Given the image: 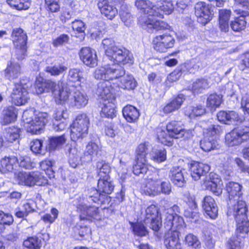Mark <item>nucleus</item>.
<instances>
[{
    "mask_svg": "<svg viewBox=\"0 0 249 249\" xmlns=\"http://www.w3.org/2000/svg\"><path fill=\"white\" fill-rule=\"evenodd\" d=\"M155 17L163 18V15L171 14L174 9L172 0H160L155 4Z\"/></svg>",
    "mask_w": 249,
    "mask_h": 249,
    "instance_id": "28",
    "label": "nucleus"
},
{
    "mask_svg": "<svg viewBox=\"0 0 249 249\" xmlns=\"http://www.w3.org/2000/svg\"><path fill=\"white\" fill-rule=\"evenodd\" d=\"M18 183L32 186L35 185L42 186L47 183L46 178L39 172H19L17 176Z\"/></svg>",
    "mask_w": 249,
    "mask_h": 249,
    "instance_id": "12",
    "label": "nucleus"
},
{
    "mask_svg": "<svg viewBox=\"0 0 249 249\" xmlns=\"http://www.w3.org/2000/svg\"><path fill=\"white\" fill-rule=\"evenodd\" d=\"M184 100L185 97L183 94L178 95L177 97L163 107L162 110L163 113L167 114L178 110L181 107Z\"/></svg>",
    "mask_w": 249,
    "mask_h": 249,
    "instance_id": "38",
    "label": "nucleus"
},
{
    "mask_svg": "<svg viewBox=\"0 0 249 249\" xmlns=\"http://www.w3.org/2000/svg\"><path fill=\"white\" fill-rule=\"evenodd\" d=\"M179 208L174 205L165 210V224L168 229H173L165 235L164 245L167 249H181V244L179 239V232L177 230L183 227L185 224L183 218L177 213Z\"/></svg>",
    "mask_w": 249,
    "mask_h": 249,
    "instance_id": "3",
    "label": "nucleus"
},
{
    "mask_svg": "<svg viewBox=\"0 0 249 249\" xmlns=\"http://www.w3.org/2000/svg\"><path fill=\"white\" fill-rule=\"evenodd\" d=\"M45 4L47 10L49 12H57L60 10L59 0H45Z\"/></svg>",
    "mask_w": 249,
    "mask_h": 249,
    "instance_id": "61",
    "label": "nucleus"
},
{
    "mask_svg": "<svg viewBox=\"0 0 249 249\" xmlns=\"http://www.w3.org/2000/svg\"><path fill=\"white\" fill-rule=\"evenodd\" d=\"M210 87L209 82L206 79H197L193 82L192 86V90L195 94L201 93L203 90Z\"/></svg>",
    "mask_w": 249,
    "mask_h": 249,
    "instance_id": "47",
    "label": "nucleus"
},
{
    "mask_svg": "<svg viewBox=\"0 0 249 249\" xmlns=\"http://www.w3.org/2000/svg\"><path fill=\"white\" fill-rule=\"evenodd\" d=\"M156 133L159 141L167 146L173 144L174 139H189L193 136L192 130L184 129L182 123L176 121L169 122L165 126L159 125Z\"/></svg>",
    "mask_w": 249,
    "mask_h": 249,
    "instance_id": "4",
    "label": "nucleus"
},
{
    "mask_svg": "<svg viewBox=\"0 0 249 249\" xmlns=\"http://www.w3.org/2000/svg\"><path fill=\"white\" fill-rule=\"evenodd\" d=\"M114 185L110 178H99L98 182V190L91 188L89 191L88 198L83 196H79L74 200V205L76 207L80 213V220L91 221H98L101 219V216L98 212V208L94 206H90L88 203L93 201L95 203L100 202L105 203L109 201L110 194L114 190Z\"/></svg>",
    "mask_w": 249,
    "mask_h": 249,
    "instance_id": "1",
    "label": "nucleus"
},
{
    "mask_svg": "<svg viewBox=\"0 0 249 249\" xmlns=\"http://www.w3.org/2000/svg\"><path fill=\"white\" fill-rule=\"evenodd\" d=\"M71 90V89L64 85H62V83H61V86L56 84V87L51 91L54 95L57 103L64 104L67 102L69 104V100L71 99V97L72 96Z\"/></svg>",
    "mask_w": 249,
    "mask_h": 249,
    "instance_id": "26",
    "label": "nucleus"
},
{
    "mask_svg": "<svg viewBox=\"0 0 249 249\" xmlns=\"http://www.w3.org/2000/svg\"><path fill=\"white\" fill-rule=\"evenodd\" d=\"M202 208L206 215L212 219L218 215V207L214 199L211 196H206L202 201Z\"/></svg>",
    "mask_w": 249,
    "mask_h": 249,
    "instance_id": "30",
    "label": "nucleus"
},
{
    "mask_svg": "<svg viewBox=\"0 0 249 249\" xmlns=\"http://www.w3.org/2000/svg\"><path fill=\"white\" fill-rule=\"evenodd\" d=\"M107 57L109 60L118 65L132 64L134 57L132 53L127 49L118 47L115 50L107 51Z\"/></svg>",
    "mask_w": 249,
    "mask_h": 249,
    "instance_id": "11",
    "label": "nucleus"
},
{
    "mask_svg": "<svg viewBox=\"0 0 249 249\" xmlns=\"http://www.w3.org/2000/svg\"><path fill=\"white\" fill-rule=\"evenodd\" d=\"M234 12L239 15V17L234 18L233 20L231 22V27L235 32H240L244 30L246 28L247 22L245 18L249 16L248 11L242 9H235Z\"/></svg>",
    "mask_w": 249,
    "mask_h": 249,
    "instance_id": "29",
    "label": "nucleus"
},
{
    "mask_svg": "<svg viewBox=\"0 0 249 249\" xmlns=\"http://www.w3.org/2000/svg\"><path fill=\"white\" fill-rule=\"evenodd\" d=\"M27 86L26 84L20 82L15 84L11 95V101L16 106H22L25 104L29 100Z\"/></svg>",
    "mask_w": 249,
    "mask_h": 249,
    "instance_id": "18",
    "label": "nucleus"
},
{
    "mask_svg": "<svg viewBox=\"0 0 249 249\" xmlns=\"http://www.w3.org/2000/svg\"><path fill=\"white\" fill-rule=\"evenodd\" d=\"M189 169L192 178L194 180H198L210 171V166L203 162L192 161L190 163Z\"/></svg>",
    "mask_w": 249,
    "mask_h": 249,
    "instance_id": "25",
    "label": "nucleus"
},
{
    "mask_svg": "<svg viewBox=\"0 0 249 249\" xmlns=\"http://www.w3.org/2000/svg\"><path fill=\"white\" fill-rule=\"evenodd\" d=\"M135 5L144 13L143 16L139 18V23L142 28L151 32L153 29L160 30L168 29L170 27L165 22L155 18L153 9L155 4L149 0H137Z\"/></svg>",
    "mask_w": 249,
    "mask_h": 249,
    "instance_id": "5",
    "label": "nucleus"
},
{
    "mask_svg": "<svg viewBox=\"0 0 249 249\" xmlns=\"http://www.w3.org/2000/svg\"><path fill=\"white\" fill-rule=\"evenodd\" d=\"M22 119L27 131L33 134L41 133L49 119L46 112H35L33 109L23 112Z\"/></svg>",
    "mask_w": 249,
    "mask_h": 249,
    "instance_id": "6",
    "label": "nucleus"
},
{
    "mask_svg": "<svg viewBox=\"0 0 249 249\" xmlns=\"http://www.w3.org/2000/svg\"><path fill=\"white\" fill-rule=\"evenodd\" d=\"M249 140V126H241L225 135V143L228 146H237Z\"/></svg>",
    "mask_w": 249,
    "mask_h": 249,
    "instance_id": "10",
    "label": "nucleus"
},
{
    "mask_svg": "<svg viewBox=\"0 0 249 249\" xmlns=\"http://www.w3.org/2000/svg\"><path fill=\"white\" fill-rule=\"evenodd\" d=\"M66 150L69 154V162L71 167L76 168L83 162H87L85 157H80V151L76 147L75 142L72 145H68Z\"/></svg>",
    "mask_w": 249,
    "mask_h": 249,
    "instance_id": "23",
    "label": "nucleus"
},
{
    "mask_svg": "<svg viewBox=\"0 0 249 249\" xmlns=\"http://www.w3.org/2000/svg\"><path fill=\"white\" fill-rule=\"evenodd\" d=\"M144 222L150 224V228L154 231H158L161 226V217L159 207L154 204L148 206L145 210Z\"/></svg>",
    "mask_w": 249,
    "mask_h": 249,
    "instance_id": "14",
    "label": "nucleus"
},
{
    "mask_svg": "<svg viewBox=\"0 0 249 249\" xmlns=\"http://www.w3.org/2000/svg\"><path fill=\"white\" fill-rule=\"evenodd\" d=\"M148 144L143 143L140 144L136 150V163L133 166V173L139 176L146 173L148 169V165L145 159V156L148 148Z\"/></svg>",
    "mask_w": 249,
    "mask_h": 249,
    "instance_id": "13",
    "label": "nucleus"
},
{
    "mask_svg": "<svg viewBox=\"0 0 249 249\" xmlns=\"http://www.w3.org/2000/svg\"><path fill=\"white\" fill-rule=\"evenodd\" d=\"M21 73L20 65L15 62H10L7 65L5 70V76L9 80H12L18 77Z\"/></svg>",
    "mask_w": 249,
    "mask_h": 249,
    "instance_id": "43",
    "label": "nucleus"
},
{
    "mask_svg": "<svg viewBox=\"0 0 249 249\" xmlns=\"http://www.w3.org/2000/svg\"><path fill=\"white\" fill-rule=\"evenodd\" d=\"M72 27L74 31L79 33L84 34L86 25L81 20L76 19L72 22Z\"/></svg>",
    "mask_w": 249,
    "mask_h": 249,
    "instance_id": "64",
    "label": "nucleus"
},
{
    "mask_svg": "<svg viewBox=\"0 0 249 249\" xmlns=\"http://www.w3.org/2000/svg\"><path fill=\"white\" fill-rule=\"evenodd\" d=\"M89 119L85 114L78 115L71 125V138L75 142L82 139L88 134Z\"/></svg>",
    "mask_w": 249,
    "mask_h": 249,
    "instance_id": "9",
    "label": "nucleus"
},
{
    "mask_svg": "<svg viewBox=\"0 0 249 249\" xmlns=\"http://www.w3.org/2000/svg\"><path fill=\"white\" fill-rule=\"evenodd\" d=\"M54 162L49 159H45L40 163L41 169L44 171L50 178L54 177V172L52 169Z\"/></svg>",
    "mask_w": 249,
    "mask_h": 249,
    "instance_id": "55",
    "label": "nucleus"
},
{
    "mask_svg": "<svg viewBox=\"0 0 249 249\" xmlns=\"http://www.w3.org/2000/svg\"><path fill=\"white\" fill-rule=\"evenodd\" d=\"M98 6L102 14L108 19H112L118 14L117 8L110 5L107 0H99Z\"/></svg>",
    "mask_w": 249,
    "mask_h": 249,
    "instance_id": "33",
    "label": "nucleus"
},
{
    "mask_svg": "<svg viewBox=\"0 0 249 249\" xmlns=\"http://www.w3.org/2000/svg\"><path fill=\"white\" fill-rule=\"evenodd\" d=\"M36 92L40 94L44 92H49L56 87V83L50 81L46 80L41 77L36 78L35 84Z\"/></svg>",
    "mask_w": 249,
    "mask_h": 249,
    "instance_id": "35",
    "label": "nucleus"
},
{
    "mask_svg": "<svg viewBox=\"0 0 249 249\" xmlns=\"http://www.w3.org/2000/svg\"><path fill=\"white\" fill-rule=\"evenodd\" d=\"M7 3L13 8L18 10L28 9L30 5V0H7Z\"/></svg>",
    "mask_w": 249,
    "mask_h": 249,
    "instance_id": "49",
    "label": "nucleus"
},
{
    "mask_svg": "<svg viewBox=\"0 0 249 249\" xmlns=\"http://www.w3.org/2000/svg\"><path fill=\"white\" fill-rule=\"evenodd\" d=\"M68 81L72 84V86H80L85 81L82 71L78 68L71 69L69 71Z\"/></svg>",
    "mask_w": 249,
    "mask_h": 249,
    "instance_id": "40",
    "label": "nucleus"
},
{
    "mask_svg": "<svg viewBox=\"0 0 249 249\" xmlns=\"http://www.w3.org/2000/svg\"><path fill=\"white\" fill-rule=\"evenodd\" d=\"M217 118L219 122L227 124H234L242 121L238 114L234 111H220L217 114Z\"/></svg>",
    "mask_w": 249,
    "mask_h": 249,
    "instance_id": "31",
    "label": "nucleus"
},
{
    "mask_svg": "<svg viewBox=\"0 0 249 249\" xmlns=\"http://www.w3.org/2000/svg\"><path fill=\"white\" fill-rule=\"evenodd\" d=\"M88 102L87 95L78 90L73 91L71 99L69 100V104L80 108L85 107Z\"/></svg>",
    "mask_w": 249,
    "mask_h": 249,
    "instance_id": "34",
    "label": "nucleus"
},
{
    "mask_svg": "<svg viewBox=\"0 0 249 249\" xmlns=\"http://www.w3.org/2000/svg\"><path fill=\"white\" fill-rule=\"evenodd\" d=\"M79 57L83 63L89 67L93 68L97 65L96 52L90 48H82L79 52Z\"/></svg>",
    "mask_w": 249,
    "mask_h": 249,
    "instance_id": "22",
    "label": "nucleus"
},
{
    "mask_svg": "<svg viewBox=\"0 0 249 249\" xmlns=\"http://www.w3.org/2000/svg\"><path fill=\"white\" fill-rule=\"evenodd\" d=\"M221 132V127L218 125H211L204 129V137L200 142V148L206 152L219 149L220 146L216 140V136Z\"/></svg>",
    "mask_w": 249,
    "mask_h": 249,
    "instance_id": "8",
    "label": "nucleus"
},
{
    "mask_svg": "<svg viewBox=\"0 0 249 249\" xmlns=\"http://www.w3.org/2000/svg\"><path fill=\"white\" fill-rule=\"evenodd\" d=\"M242 185L235 182L230 181L226 186V190L229 195L228 211L229 213H233L235 209L243 212L247 206L245 201L243 200Z\"/></svg>",
    "mask_w": 249,
    "mask_h": 249,
    "instance_id": "7",
    "label": "nucleus"
},
{
    "mask_svg": "<svg viewBox=\"0 0 249 249\" xmlns=\"http://www.w3.org/2000/svg\"><path fill=\"white\" fill-rule=\"evenodd\" d=\"M66 142V138L64 135L51 137L49 139V143L46 147L50 152L61 149Z\"/></svg>",
    "mask_w": 249,
    "mask_h": 249,
    "instance_id": "41",
    "label": "nucleus"
},
{
    "mask_svg": "<svg viewBox=\"0 0 249 249\" xmlns=\"http://www.w3.org/2000/svg\"><path fill=\"white\" fill-rule=\"evenodd\" d=\"M20 129L16 127H9L5 129V139L9 142H13L19 137Z\"/></svg>",
    "mask_w": 249,
    "mask_h": 249,
    "instance_id": "53",
    "label": "nucleus"
},
{
    "mask_svg": "<svg viewBox=\"0 0 249 249\" xmlns=\"http://www.w3.org/2000/svg\"><path fill=\"white\" fill-rule=\"evenodd\" d=\"M150 154L151 159L158 163L163 162L166 159V151L163 148L158 149L154 148Z\"/></svg>",
    "mask_w": 249,
    "mask_h": 249,
    "instance_id": "52",
    "label": "nucleus"
},
{
    "mask_svg": "<svg viewBox=\"0 0 249 249\" xmlns=\"http://www.w3.org/2000/svg\"><path fill=\"white\" fill-rule=\"evenodd\" d=\"M12 38L14 46L17 49V54L18 59H22L24 58L26 51L27 36L24 33L22 29L17 28L14 29Z\"/></svg>",
    "mask_w": 249,
    "mask_h": 249,
    "instance_id": "16",
    "label": "nucleus"
},
{
    "mask_svg": "<svg viewBox=\"0 0 249 249\" xmlns=\"http://www.w3.org/2000/svg\"><path fill=\"white\" fill-rule=\"evenodd\" d=\"M183 199L189 207L184 211V216L190 218L191 222H196L198 220L199 216L195 197L189 193H186L184 195Z\"/></svg>",
    "mask_w": 249,
    "mask_h": 249,
    "instance_id": "20",
    "label": "nucleus"
},
{
    "mask_svg": "<svg viewBox=\"0 0 249 249\" xmlns=\"http://www.w3.org/2000/svg\"><path fill=\"white\" fill-rule=\"evenodd\" d=\"M238 236H232L227 241L226 244V249H242L244 247V243Z\"/></svg>",
    "mask_w": 249,
    "mask_h": 249,
    "instance_id": "50",
    "label": "nucleus"
},
{
    "mask_svg": "<svg viewBox=\"0 0 249 249\" xmlns=\"http://www.w3.org/2000/svg\"><path fill=\"white\" fill-rule=\"evenodd\" d=\"M31 151L36 154H41L43 151V141L38 139L33 140L31 142Z\"/></svg>",
    "mask_w": 249,
    "mask_h": 249,
    "instance_id": "62",
    "label": "nucleus"
},
{
    "mask_svg": "<svg viewBox=\"0 0 249 249\" xmlns=\"http://www.w3.org/2000/svg\"><path fill=\"white\" fill-rule=\"evenodd\" d=\"M115 99L102 101L101 115L107 118H113L116 116Z\"/></svg>",
    "mask_w": 249,
    "mask_h": 249,
    "instance_id": "36",
    "label": "nucleus"
},
{
    "mask_svg": "<svg viewBox=\"0 0 249 249\" xmlns=\"http://www.w3.org/2000/svg\"><path fill=\"white\" fill-rule=\"evenodd\" d=\"M18 162L19 166L25 169H31L34 167V163L31 158L28 156L21 157Z\"/></svg>",
    "mask_w": 249,
    "mask_h": 249,
    "instance_id": "63",
    "label": "nucleus"
},
{
    "mask_svg": "<svg viewBox=\"0 0 249 249\" xmlns=\"http://www.w3.org/2000/svg\"><path fill=\"white\" fill-rule=\"evenodd\" d=\"M41 241L36 237L28 238L23 242L24 249H40Z\"/></svg>",
    "mask_w": 249,
    "mask_h": 249,
    "instance_id": "56",
    "label": "nucleus"
},
{
    "mask_svg": "<svg viewBox=\"0 0 249 249\" xmlns=\"http://www.w3.org/2000/svg\"><path fill=\"white\" fill-rule=\"evenodd\" d=\"M130 224L132 231L135 235L144 236L148 233L146 228L142 223L130 222Z\"/></svg>",
    "mask_w": 249,
    "mask_h": 249,
    "instance_id": "57",
    "label": "nucleus"
},
{
    "mask_svg": "<svg viewBox=\"0 0 249 249\" xmlns=\"http://www.w3.org/2000/svg\"><path fill=\"white\" fill-rule=\"evenodd\" d=\"M185 243L189 247H191L194 249H199L200 248V242L198 238L193 234H187L185 238Z\"/></svg>",
    "mask_w": 249,
    "mask_h": 249,
    "instance_id": "58",
    "label": "nucleus"
},
{
    "mask_svg": "<svg viewBox=\"0 0 249 249\" xmlns=\"http://www.w3.org/2000/svg\"><path fill=\"white\" fill-rule=\"evenodd\" d=\"M204 184L208 190L210 191L214 195L219 196L222 193V181L218 175L211 173L206 178Z\"/></svg>",
    "mask_w": 249,
    "mask_h": 249,
    "instance_id": "19",
    "label": "nucleus"
},
{
    "mask_svg": "<svg viewBox=\"0 0 249 249\" xmlns=\"http://www.w3.org/2000/svg\"><path fill=\"white\" fill-rule=\"evenodd\" d=\"M96 79L114 80L117 86L126 90L134 89L137 82L133 76L125 74L124 69L115 64H107L96 69L93 74Z\"/></svg>",
    "mask_w": 249,
    "mask_h": 249,
    "instance_id": "2",
    "label": "nucleus"
},
{
    "mask_svg": "<svg viewBox=\"0 0 249 249\" xmlns=\"http://www.w3.org/2000/svg\"><path fill=\"white\" fill-rule=\"evenodd\" d=\"M18 160L15 156L5 157L0 160V172L4 173L16 170Z\"/></svg>",
    "mask_w": 249,
    "mask_h": 249,
    "instance_id": "32",
    "label": "nucleus"
},
{
    "mask_svg": "<svg viewBox=\"0 0 249 249\" xmlns=\"http://www.w3.org/2000/svg\"><path fill=\"white\" fill-rule=\"evenodd\" d=\"M16 118V108L13 106H10L5 108L2 111L0 123L2 125H6L15 121Z\"/></svg>",
    "mask_w": 249,
    "mask_h": 249,
    "instance_id": "42",
    "label": "nucleus"
},
{
    "mask_svg": "<svg viewBox=\"0 0 249 249\" xmlns=\"http://www.w3.org/2000/svg\"><path fill=\"white\" fill-rule=\"evenodd\" d=\"M97 168L99 169L98 175L99 178H109L110 177L109 173L110 171V168L109 165L106 163L103 164L99 162L97 164Z\"/></svg>",
    "mask_w": 249,
    "mask_h": 249,
    "instance_id": "59",
    "label": "nucleus"
},
{
    "mask_svg": "<svg viewBox=\"0 0 249 249\" xmlns=\"http://www.w3.org/2000/svg\"><path fill=\"white\" fill-rule=\"evenodd\" d=\"M122 113L126 121L130 123L136 122L140 115L139 110L136 107L129 105L123 107Z\"/></svg>",
    "mask_w": 249,
    "mask_h": 249,
    "instance_id": "39",
    "label": "nucleus"
},
{
    "mask_svg": "<svg viewBox=\"0 0 249 249\" xmlns=\"http://www.w3.org/2000/svg\"><path fill=\"white\" fill-rule=\"evenodd\" d=\"M247 211L246 206H245V210L243 212L239 211L238 209H235L233 213H229L227 212L228 216L234 217L236 221L237 234H247L249 232V220L247 219Z\"/></svg>",
    "mask_w": 249,
    "mask_h": 249,
    "instance_id": "17",
    "label": "nucleus"
},
{
    "mask_svg": "<svg viewBox=\"0 0 249 249\" xmlns=\"http://www.w3.org/2000/svg\"><path fill=\"white\" fill-rule=\"evenodd\" d=\"M189 67L188 64L185 63L174 70L168 76L167 84L173 83L178 80L182 74L185 73L186 70L188 69Z\"/></svg>",
    "mask_w": 249,
    "mask_h": 249,
    "instance_id": "46",
    "label": "nucleus"
},
{
    "mask_svg": "<svg viewBox=\"0 0 249 249\" xmlns=\"http://www.w3.org/2000/svg\"><path fill=\"white\" fill-rule=\"evenodd\" d=\"M103 81L99 82L97 85L96 94L102 101L115 99L112 92L111 82L114 83V80L102 79Z\"/></svg>",
    "mask_w": 249,
    "mask_h": 249,
    "instance_id": "24",
    "label": "nucleus"
},
{
    "mask_svg": "<svg viewBox=\"0 0 249 249\" xmlns=\"http://www.w3.org/2000/svg\"><path fill=\"white\" fill-rule=\"evenodd\" d=\"M100 147L95 142H90L87 146L84 153V157L86 159L87 162L92 160V158L96 156L100 152Z\"/></svg>",
    "mask_w": 249,
    "mask_h": 249,
    "instance_id": "45",
    "label": "nucleus"
},
{
    "mask_svg": "<svg viewBox=\"0 0 249 249\" xmlns=\"http://www.w3.org/2000/svg\"><path fill=\"white\" fill-rule=\"evenodd\" d=\"M50 213H46L41 217V219L46 223L52 224L58 217L59 212L56 208H52L51 209Z\"/></svg>",
    "mask_w": 249,
    "mask_h": 249,
    "instance_id": "60",
    "label": "nucleus"
},
{
    "mask_svg": "<svg viewBox=\"0 0 249 249\" xmlns=\"http://www.w3.org/2000/svg\"><path fill=\"white\" fill-rule=\"evenodd\" d=\"M120 16L124 24L129 26L133 21V17L131 16L128 7L126 4H122L120 11Z\"/></svg>",
    "mask_w": 249,
    "mask_h": 249,
    "instance_id": "51",
    "label": "nucleus"
},
{
    "mask_svg": "<svg viewBox=\"0 0 249 249\" xmlns=\"http://www.w3.org/2000/svg\"><path fill=\"white\" fill-rule=\"evenodd\" d=\"M176 42L174 36L170 34L156 36L153 39V48L159 53H165L174 47Z\"/></svg>",
    "mask_w": 249,
    "mask_h": 249,
    "instance_id": "15",
    "label": "nucleus"
},
{
    "mask_svg": "<svg viewBox=\"0 0 249 249\" xmlns=\"http://www.w3.org/2000/svg\"><path fill=\"white\" fill-rule=\"evenodd\" d=\"M195 15L197 18V21L202 24L207 23L212 18V13L210 7L204 2H198L195 7Z\"/></svg>",
    "mask_w": 249,
    "mask_h": 249,
    "instance_id": "21",
    "label": "nucleus"
},
{
    "mask_svg": "<svg viewBox=\"0 0 249 249\" xmlns=\"http://www.w3.org/2000/svg\"><path fill=\"white\" fill-rule=\"evenodd\" d=\"M223 95L213 93L209 95L206 101V107L211 111H214L223 103Z\"/></svg>",
    "mask_w": 249,
    "mask_h": 249,
    "instance_id": "44",
    "label": "nucleus"
},
{
    "mask_svg": "<svg viewBox=\"0 0 249 249\" xmlns=\"http://www.w3.org/2000/svg\"><path fill=\"white\" fill-rule=\"evenodd\" d=\"M67 70V67L62 63L55 64L46 68V71L53 76L59 75Z\"/></svg>",
    "mask_w": 249,
    "mask_h": 249,
    "instance_id": "54",
    "label": "nucleus"
},
{
    "mask_svg": "<svg viewBox=\"0 0 249 249\" xmlns=\"http://www.w3.org/2000/svg\"><path fill=\"white\" fill-rule=\"evenodd\" d=\"M205 109L201 105L196 107H188L185 110V114L190 119L203 115L205 113Z\"/></svg>",
    "mask_w": 249,
    "mask_h": 249,
    "instance_id": "48",
    "label": "nucleus"
},
{
    "mask_svg": "<svg viewBox=\"0 0 249 249\" xmlns=\"http://www.w3.org/2000/svg\"><path fill=\"white\" fill-rule=\"evenodd\" d=\"M186 170L180 166H174L170 170L169 178L173 183L179 187H184L186 183Z\"/></svg>",
    "mask_w": 249,
    "mask_h": 249,
    "instance_id": "27",
    "label": "nucleus"
},
{
    "mask_svg": "<svg viewBox=\"0 0 249 249\" xmlns=\"http://www.w3.org/2000/svg\"><path fill=\"white\" fill-rule=\"evenodd\" d=\"M154 175L155 177L154 178H148L144 189L145 194L149 196H156L160 194V180L157 178V174Z\"/></svg>",
    "mask_w": 249,
    "mask_h": 249,
    "instance_id": "37",
    "label": "nucleus"
}]
</instances>
